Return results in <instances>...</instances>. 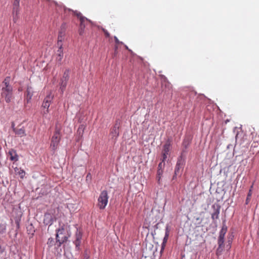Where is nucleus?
<instances>
[{
    "label": "nucleus",
    "mask_w": 259,
    "mask_h": 259,
    "mask_svg": "<svg viewBox=\"0 0 259 259\" xmlns=\"http://www.w3.org/2000/svg\"><path fill=\"white\" fill-rule=\"evenodd\" d=\"M10 77H7L2 82L1 96L7 103L11 101L13 95V88L10 84Z\"/></svg>",
    "instance_id": "1"
},
{
    "label": "nucleus",
    "mask_w": 259,
    "mask_h": 259,
    "mask_svg": "<svg viewBox=\"0 0 259 259\" xmlns=\"http://www.w3.org/2000/svg\"><path fill=\"white\" fill-rule=\"evenodd\" d=\"M108 201V195L107 191H102L98 199L97 206L100 209H104L106 206Z\"/></svg>",
    "instance_id": "2"
},
{
    "label": "nucleus",
    "mask_w": 259,
    "mask_h": 259,
    "mask_svg": "<svg viewBox=\"0 0 259 259\" xmlns=\"http://www.w3.org/2000/svg\"><path fill=\"white\" fill-rule=\"evenodd\" d=\"M227 231V227L225 225H223L222 228L220 232V234L218 238V245L219 247L217 249L218 251L221 250V251L223 249L224 245V237Z\"/></svg>",
    "instance_id": "3"
},
{
    "label": "nucleus",
    "mask_w": 259,
    "mask_h": 259,
    "mask_svg": "<svg viewBox=\"0 0 259 259\" xmlns=\"http://www.w3.org/2000/svg\"><path fill=\"white\" fill-rule=\"evenodd\" d=\"M61 138L60 130L56 126L55 132L52 138L51 147L53 150H55L58 146Z\"/></svg>",
    "instance_id": "4"
},
{
    "label": "nucleus",
    "mask_w": 259,
    "mask_h": 259,
    "mask_svg": "<svg viewBox=\"0 0 259 259\" xmlns=\"http://www.w3.org/2000/svg\"><path fill=\"white\" fill-rule=\"evenodd\" d=\"M66 231L63 228H59L56 233V242L58 243V246L66 241L67 239Z\"/></svg>",
    "instance_id": "5"
},
{
    "label": "nucleus",
    "mask_w": 259,
    "mask_h": 259,
    "mask_svg": "<svg viewBox=\"0 0 259 259\" xmlns=\"http://www.w3.org/2000/svg\"><path fill=\"white\" fill-rule=\"evenodd\" d=\"M54 97V95L50 93L47 95L45 98L44 102L42 104V107L44 108V114H47L49 112V108L50 105V103L52 102Z\"/></svg>",
    "instance_id": "6"
},
{
    "label": "nucleus",
    "mask_w": 259,
    "mask_h": 259,
    "mask_svg": "<svg viewBox=\"0 0 259 259\" xmlns=\"http://www.w3.org/2000/svg\"><path fill=\"white\" fill-rule=\"evenodd\" d=\"M184 160L181 157L178 159L175 169V175L173 177V179L178 175H181L184 166Z\"/></svg>",
    "instance_id": "7"
},
{
    "label": "nucleus",
    "mask_w": 259,
    "mask_h": 259,
    "mask_svg": "<svg viewBox=\"0 0 259 259\" xmlns=\"http://www.w3.org/2000/svg\"><path fill=\"white\" fill-rule=\"evenodd\" d=\"M120 123L119 120H116L113 126L111 128L110 135L112 139L116 140L119 136V128Z\"/></svg>",
    "instance_id": "8"
},
{
    "label": "nucleus",
    "mask_w": 259,
    "mask_h": 259,
    "mask_svg": "<svg viewBox=\"0 0 259 259\" xmlns=\"http://www.w3.org/2000/svg\"><path fill=\"white\" fill-rule=\"evenodd\" d=\"M65 29H66V24H63L61 26V29L59 31L58 37V42L57 45L59 46L60 44H62V41L64 39V36L65 34Z\"/></svg>",
    "instance_id": "9"
},
{
    "label": "nucleus",
    "mask_w": 259,
    "mask_h": 259,
    "mask_svg": "<svg viewBox=\"0 0 259 259\" xmlns=\"http://www.w3.org/2000/svg\"><path fill=\"white\" fill-rule=\"evenodd\" d=\"M170 144L169 142L166 143L163 146V149L162 152V162H164L167 159V155L169 154L170 151Z\"/></svg>",
    "instance_id": "10"
},
{
    "label": "nucleus",
    "mask_w": 259,
    "mask_h": 259,
    "mask_svg": "<svg viewBox=\"0 0 259 259\" xmlns=\"http://www.w3.org/2000/svg\"><path fill=\"white\" fill-rule=\"evenodd\" d=\"M14 132L15 134L20 137H22L26 135L25 130L24 127L18 126L16 128H14Z\"/></svg>",
    "instance_id": "11"
},
{
    "label": "nucleus",
    "mask_w": 259,
    "mask_h": 259,
    "mask_svg": "<svg viewBox=\"0 0 259 259\" xmlns=\"http://www.w3.org/2000/svg\"><path fill=\"white\" fill-rule=\"evenodd\" d=\"M75 244L76 248L80 249V246L81 244V232L80 230H77V233L76 236V239L74 242Z\"/></svg>",
    "instance_id": "12"
},
{
    "label": "nucleus",
    "mask_w": 259,
    "mask_h": 259,
    "mask_svg": "<svg viewBox=\"0 0 259 259\" xmlns=\"http://www.w3.org/2000/svg\"><path fill=\"white\" fill-rule=\"evenodd\" d=\"M20 1V0H14L13 10V14L14 15H16V16H17L19 13Z\"/></svg>",
    "instance_id": "13"
},
{
    "label": "nucleus",
    "mask_w": 259,
    "mask_h": 259,
    "mask_svg": "<svg viewBox=\"0 0 259 259\" xmlns=\"http://www.w3.org/2000/svg\"><path fill=\"white\" fill-rule=\"evenodd\" d=\"M59 47V49L57 52V60L58 62H61L63 57V52L62 49V44H60V45L58 46Z\"/></svg>",
    "instance_id": "14"
},
{
    "label": "nucleus",
    "mask_w": 259,
    "mask_h": 259,
    "mask_svg": "<svg viewBox=\"0 0 259 259\" xmlns=\"http://www.w3.org/2000/svg\"><path fill=\"white\" fill-rule=\"evenodd\" d=\"M33 93V91L32 88L31 87H28L26 91V100L27 103L31 100Z\"/></svg>",
    "instance_id": "15"
},
{
    "label": "nucleus",
    "mask_w": 259,
    "mask_h": 259,
    "mask_svg": "<svg viewBox=\"0 0 259 259\" xmlns=\"http://www.w3.org/2000/svg\"><path fill=\"white\" fill-rule=\"evenodd\" d=\"M9 154L10 155V159L11 160L15 161L18 160V156L14 150H10L9 152Z\"/></svg>",
    "instance_id": "16"
},
{
    "label": "nucleus",
    "mask_w": 259,
    "mask_h": 259,
    "mask_svg": "<svg viewBox=\"0 0 259 259\" xmlns=\"http://www.w3.org/2000/svg\"><path fill=\"white\" fill-rule=\"evenodd\" d=\"M162 174H163V170L157 169L156 178H157V182L159 184L160 183V180H161V177L162 176Z\"/></svg>",
    "instance_id": "17"
},
{
    "label": "nucleus",
    "mask_w": 259,
    "mask_h": 259,
    "mask_svg": "<svg viewBox=\"0 0 259 259\" xmlns=\"http://www.w3.org/2000/svg\"><path fill=\"white\" fill-rule=\"evenodd\" d=\"M67 80H64V79H61V82L60 83V90L61 92L63 93L64 90L65 89L66 84H67Z\"/></svg>",
    "instance_id": "18"
},
{
    "label": "nucleus",
    "mask_w": 259,
    "mask_h": 259,
    "mask_svg": "<svg viewBox=\"0 0 259 259\" xmlns=\"http://www.w3.org/2000/svg\"><path fill=\"white\" fill-rule=\"evenodd\" d=\"M15 172H17L21 178H23L25 176V171L22 169L17 168V169H15Z\"/></svg>",
    "instance_id": "19"
},
{
    "label": "nucleus",
    "mask_w": 259,
    "mask_h": 259,
    "mask_svg": "<svg viewBox=\"0 0 259 259\" xmlns=\"http://www.w3.org/2000/svg\"><path fill=\"white\" fill-rule=\"evenodd\" d=\"M69 11H71L74 16H76L77 18L81 21V15L79 12H78L76 11H73L71 10L70 9H69Z\"/></svg>",
    "instance_id": "20"
},
{
    "label": "nucleus",
    "mask_w": 259,
    "mask_h": 259,
    "mask_svg": "<svg viewBox=\"0 0 259 259\" xmlns=\"http://www.w3.org/2000/svg\"><path fill=\"white\" fill-rule=\"evenodd\" d=\"M55 244V241L52 238H50L48 239L47 244L49 247H52Z\"/></svg>",
    "instance_id": "21"
},
{
    "label": "nucleus",
    "mask_w": 259,
    "mask_h": 259,
    "mask_svg": "<svg viewBox=\"0 0 259 259\" xmlns=\"http://www.w3.org/2000/svg\"><path fill=\"white\" fill-rule=\"evenodd\" d=\"M6 230V226L5 224H0V233H4Z\"/></svg>",
    "instance_id": "22"
},
{
    "label": "nucleus",
    "mask_w": 259,
    "mask_h": 259,
    "mask_svg": "<svg viewBox=\"0 0 259 259\" xmlns=\"http://www.w3.org/2000/svg\"><path fill=\"white\" fill-rule=\"evenodd\" d=\"M219 211L218 210L215 211V212L213 213L211 215V218L213 220L218 219L219 217Z\"/></svg>",
    "instance_id": "23"
},
{
    "label": "nucleus",
    "mask_w": 259,
    "mask_h": 259,
    "mask_svg": "<svg viewBox=\"0 0 259 259\" xmlns=\"http://www.w3.org/2000/svg\"><path fill=\"white\" fill-rule=\"evenodd\" d=\"M69 78V74L68 71H65L64 73L62 79H64V80H68Z\"/></svg>",
    "instance_id": "24"
},
{
    "label": "nucleus",
    "mask_w": 259,
    "mask_h": 259,
    "mask_svg": "<svg viewBox=\"0 0 259 259\" xmlns=\"http://www.w3.org/2000/svg\"><path fill=\"white\" fill-rule=\"evenodd\" d=\"M164 167V162H162V161L158 164V169H161V170H162V169Z\"/></svg>",
    "instance_id": "25"
},
{
    "label": "nucleus",
    "mask_w": 259,
    "mask_h": 259,
    "mask_svg": "<svg viewBox=\"0 0 259 259\" xmlns=\"http://www.w3.org/2000/svg\"><path fill=\"white\" fill-rule=\"evenodd\" d=\"M251 195V190H250V191L247 195V198L246 200V204H247L249 202Z\"/></svg>",
    "instance_id": "26"
},
{
    "label": "nucleus",
    "mask_w": 259,
    "mask_h": 259,
    "mask_svg": "<svg viewBox=\"0 0 259 259\" xmlns=\"http://www.w3.org/2000/svg\"><path fill=\"white\" fill-rule=\"evenodd\" d=\"M103 31L104 33V34L106 36V37H108L110 36L109 33L106 30H105V29H103Z\"/></svg>",
    "instance_id": "27"
},
{
    "label": "nucleus",
    "mask_w": 259,
    "mask_h": 259,
    "mask_svg": "<svg viewBox=\"0 0 259 259\" xmlns=\"http://www.w3.org/2000/svg\"><path fill=\"white\" fill-rule=\"evenodd\" d=\"M114 38L116 44H122V42L120 41L116 36H114Z\"/></svg>",
    "instance_id": "28"
},
{
    "label": "nucleus",
    "mask_w": 259,
    "mask_h": 259,
    "mask_svg": "<svg viewBox=\"0 0 259 259\" xmlns=\"http://www.w3.org/2000/svg\"><path fill=\"white\" fill-rule=\"evenodd\" d=\"M87 181H91L92 179V176L90 174H88L86 177Z\"/></svg>",
    "instance_id": "29"
},
{
    "label": "nucleus",
    "mask_w": 259,
    "mask_h": 259,
    "mask_svg": "<svg viewBox=\"0 0 259 259\" xmlns=\"http://www.w3.org/2000/svg\"><path fill=\"white\" fill-rule=\"evenodd\" d=\"M164 247H165L164 242H163L162 244V246H161V252H162L163 251V250L164 248Z\"/></svg>",
    "instance_id": "30"
},
{
    "label": "nucleus",
    "mask_w": 259,
    "mask_h": 259,
    "mask_svg": "<svg viewBox=\"0 0 259 259\" xmlns=\"http://www.w3.org/2000/svg\"><path fill=\"white\" fill-rule=\"evenodd\" d=\"M167 236H168V234H166V235H165V237L164 238V239H163V242H164V244L165 243V242L167 241Z\"/></svg>",
    "instance_id": "31"
},
{
    "label": "nucleus",
    "mask_w": 259,
    "mask_h": 259,
    "mask_svg": "<svg viewBox=\"0 0 259 259\" xmlns=\"http://www.w3.org/2000/svg\"><path fill=\"white\" fill-rule=\"evenodd\" d=\"M45 217V221H46V219H49L50 218H51V217L50 216V215H49V214H46Z\"/></svg>",
    "instance_id": "32"
},
{
    "label": "nucleus",
    "mask_w": 259,
    "mask_h": 259,
    "mask_svg": "<svg viewBox=\"0 0 259 259\" xmlns=\"http://www.w3.org/2000/svg\"><path fill=\"white\" fill-rule=\"evenodd\" d=\"M4 248L2 247V246L0 245V254L4 252Z\"/></svg>",
    "instance_id": "33"
},
{
    "label": "nucleus",
    "mask_w": 259,
    "mask_h": 259,
    "mask_svg": "<svg viewBox=\"0 0 259 259\" xmlns=\"http://www.w3.org/2000/svg\"><path fill=\"white\" fill-rule=\"evenodd\" d=\"M12 128L13 131H14V128H16L15 127V125H14V123H13L12 124Z\"/></svg>",
    "instance_id": "34"
},
{
    "label": "nucleus",
    "mask_w": 259,
    "mask_h": 259,
    "mask_svg": "<svg viewBox=\"0 0 259 259\" xmlns=\"http://www.w3.org/2000/svg\"><path fill=\"white\" fill-rule=\"evenodd\" d=\"M85 19V18L83 17L82 16V18H81V20H82V23L83 22V21H84V20Z\"/></svg>",
    "instance_id": "35"
},
{
    "label": "nucleus",
    "mask_w": 259,
    "mask_h": 259,
    "mask_svg": "<svg viewBox=\"0 0 259 259\" xmlns=\"http://www.w3.org/2000/svg\"><path fill=\"white\" fill-rule=\"evenodd\" d=\"M228 242H229V245L230 246V244L231 243V240H229Z\"/></svg>",
    "instance_id": "36"
},
{
    "label": "nucleus",
    "mask_w": 259,
    "mask_h": 259,
    "mask_svg": "<svg viewBox=\"0 0 259 259\" xmlns=\"http://www.w3.org/2000/svg\"><path fill=\"white\" fill-rule=\"evenodd\" d=\"M14 21L15 22L16 21V18L14 16Z\"/></svg>",
    "instance_id": "37"
},
{
    "label": "nucleus",
    "mask_w": 259,
    "mask_h": 259,
    "mask_svg": "<svg viewBox=\"0 0 259 259\" xmlns=\"http://www.w3.org/2000/svg\"><path fill=\"white\" fill-rule=\"evenodd\" d=\"M125 48H126V49H128V48H127V47L126 46H125Z\"/></svg>",
    "instance_id": "38"
}]
</instances>
